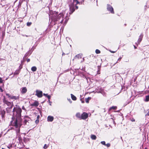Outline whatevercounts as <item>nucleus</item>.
<instances>
[{
    "label": "nucleus",
    "mask_w": 149,
    "mask_h": 149,
    "mask_svg": "<svg viewBox=\"0 0 149 149\" xmlns=\"http://www.w3.org/2000/svg\"><path fill=\"white\" fill-rule=\"evenodd\" d=\"M48 102H49V103H51V102L49 100H48Z\"/></svg>",
    "instance_id": "c03bdc74"
},
{
    "label": "nucleus",
    "mask_w": 149,
    "mask_h": 149,
    "mask_svg": "<svg viewBox=\"0 0 149 149\" xmlns=\"http://www.w3.org/2000/svg\"><path fill=\"white\" fill-rule=\"evenodd\" d=\"M91 97H88V98H86L85 99L86 102L87 103H88L89 102V100L91 99Z\"/></svg>",
    "instance_id": "6ab92c4d"
},
{
    "label": "nucleus",
    "mask_w": 149,
    "mask_h": 149,
    "mask_svg": "<svg viewBox=\"0 0 149 149\" xmlns=\"http://www.w3.org/2000/svg\"><path fill=\"white\" fill-rule=\"evenodd\" d=\"M95 52L97 54H99L100 53V50L97 49L95 50Z\"/></svg>",
    "instance_id": "412c9836"
},
{
    "label": "nucleus",
    "mask_w": 149,
    "mask_h": 149,
    "mask_svg": "<svg viewBox=\"0 0 149 149\" xmlns=\"http://www.w3.org/2000/svg\"><path fill=\"white\" fill-rule=\"evenodd\" d=\"M27 90V89L26 87H23L22 88L21 93H24L26 92Z\"/></svg>",
    "instance_id": "9b49d317"
},
{
    "label": "nucleus",
    "mask_w": 149,
    "mask_h": 149,
    "mask_svg": "<svg viewBox=\"0 0 149 149\" xmlns=\"http://www.w3.org/2000/svg\"><path fill=\"white\" fill-rule=\"evenodd\" d=\"M43 95L44 96H45L46 97L48 95L47 94H45V93H43Z\"/></svg>",
    "instance_id": "f704fd0d"
},
{
    "label": "nucleus",
    "mask_w": 149,
    "mask_h": 149,
    "mask_svg": "<svg viewBox=\"0 0 149 149\" xmlns=\"http://www.w3.org/2000/svg\"><path fill=\"white\" fill-rule=\"evenodd\" d=\"M83 60H84V58H83Z\"/></svg>",
    "instance_id": "603ef678"
},
{
    "label": "nucleus",
    "mask_w": 149,
    "mask_h": 149,
    "mask_svg": "<svg viewBox=\"0 0 149 149\" xmlns=\"http://www.w3.org/2000/svg\"><path fill=\"white\" fill-rule=\"evenodd\" d=\"M37 68L35 66H33L31 68V70L33 72H35L36 71Z\"/></svg>",
    "instance_id": "f3484780"
},
{
    "label": "nucleus",
    "mask_w": 149,
    "mask_h": 149,
    "mask_svg": "<svg viewBox=\"0 0 149 149\" xmlns=\"http://www.w3.org/2000/svg\"><path fill=\"white\" fill-rule=\"evenodd\" d=\"M5 113V111L4 110H2L1 111V114L2 117H3L4 116Z\"/></svg>",
    "instance_id": "2eb2a0df"
},
{
    "label": "nucleus",
    "mask_w": 149,
    "mask_h": 149,
    "mask_svg": "<svg viewBox=\"0 0 149 149\" xmlns=\"http://www.w3.org/2000/svg\"><path fill=\"white\" fill-rule=\"evenodd\" d=\"M39 103L37 101H35L33 103L31 104L30 106H31L37 107L39 105Z\"/></svg>",
    "instance_id": "6e6552de"
},
{
    "label": "nucleus",
    "mask_w": 149,
    "mask_h": 149,
    "mask_svg": "<svg viewBox=\"0 0 149 149\" xmlns=\"http://www.w3.org/2000/svg\"><path fill=\"white\" fill-rule=\"evenodd\" d=\"M27 61L28 62H29L30 61V59H29V58L27 59Z\"/></svg>",
    "instance_id": "4c0bfd02"
},
{
    "label": "nucleus",
    "mask_w": 149,
    "mask_h": 149,
    "mask_svg": "<svg viewBox=\"0 0 149 149\" xmlns=\"http://www.w3.org/2000/svg\"><path fill=\"white\" fill-rule=\"evenodd\" d=\"M144 149H148L146 148H145Z\"/></svg>",
    "instance_id": "09e8293b"
},
{
    "label": "nucleus",
    "mask_w": 149,
    "mask_h": 149,
    "mask_svg": "<svg viewBox=\"0 0 149 149\" xmlns=\"http://www.w3.org/2000/svg\"><path fill=\"white\" fill-rule=\"evenodd\" d=\"M148 112L147 113L146 115H147L148 116H149V109L148 110Z\"/></svg>",
    "instance_id": "e433bc0d"
},
{
    "label": "nucleus",
    "mask_w": 149,
    "mask_h": 149,
    "mask_svg": "<svg viewBox=\"0 0 149 149\" xmlns=\"http://www.w3.org/2000/svg\"><path fill=\"white\" fill-rule=\"evenodd\" d=\"M71 97L72 99L73 100H77L76 97L74 96L73 94H71Z\"/></svg>",
    "instance_id": "4468645a"
},
{
    "label": "nucleus",
    "mask_w": 149,
    "mask_h": 149,
    "mask_svg": "<svg viewBox=\"0 0 149 149\" xmlns=\"http://www.w3.org/2000/svg\"><path fill=\"white\" fill-rule=\"evenodd\" d=\"M143 35L142 34L141 35L139 36V38L138 40V42L139 44L141 42L143 38Z\"/></svg>",
    "instance_id": "ddd939ff"
},
{
    "label": "nucleus",
    "mask_w": 149,
    "mask_h": 149,
    "mask_svg": "<svg viewBox=\"0 0 149 149\" xmlns=\"http://www.w3.org/2000/svg\"><path fill=\"white\" fill-rule=\"evenodd\" d=\"M63 15L62 13H60L58 15V13L56 11L50 12V14L49 15V19L51 20V23L52 25H54L56 24V21L63 18ZM63 19H62L61 23H63Z\"/></svg>",
    "instance_id": "f03ea898"
},
{
    "label": "nucleus",
    "mask_w": 149,
    "mask_h": 149,
    "mask_svg": "<svg viewBox=\"0 0 149 149\" xmlns=\"http://www.w3.org/2000/svg\"><path fill=\"white\" fill-rule=\"evenodd\" d=\"M107 10L112 13H114V11L113 7L111 6L109 4H107Z\"/></svg>",
    "instance_id": "39448f33"
},
{
    "label": "nucleus",
    "mask_w": 149,
    "mask_h": 149,
    "mask_svg": "<svg viewBox=\"0 0 149 149\" xmlns=\"http://www.w3.org/2000/svg\"><path fill=\"white\" fill-rule=\"evenodd\" d=\"M35 122H36V123H38V122H39V120H36V121H35Z\"/></svg>",
    "instance_id": "58836bf2"
},
{
    "label": "nucleus",
    "mask_w": 149,
    "mask_h": 149,
    "mask_svg": "<svg viewBox=\"0 0 149 149\" xmlns=\"http://www.w3.org/2000/svg\"><path fill=\"white\" fill-rule=\"evenodd\" d=\"M70 12V14H71L75 10V9H77L78 6H75L73 3H72L70 4L69 5Z\"/></svg>",
    "instance_id": "7ed1b4c3"
},
{
    "label": "nucleus",
    "mask_w": 149,
    "mask_h": 149,
    "mask_svg": "<svg viewBox=\"0 0 149 149\" xmlns=\"http://www.w3.org/2000/svg\"><path fill=\"white\" fill-rule=\"evenodd\" d=\"M0 90L1 92H3V90L1 86H0Z\"/></svg>",
    "instance_id": "473e14b6"
},
{
    "label": "nucleus",
    "mask_w": 149,
    "mask_h": 149,
    "mask_svg": "<svg viewBox=\"0 0 149 149\" xmlns=\"http://www.w3.org/2000/svg\"><path fill=\"white\" fill-rule=\"evenodd\" d=\"M47 97L48 98V99L49 100V99H50V98H51V96L49 95H48L47 96Z\"/></svg>",
    "instance_id": "7c9ffc66"
},
{
    "label": "nucleus",
    "mask_w": 149,
    "mask_h": 149,
    "mask_svg": "<svg viewBox=\"0 0 149 149\" xmlns=\"http://www.w3.org/2000/svg\"><path fill=\"white\" fill-rule=\"evenodd\" d=\"M75 57L77 58H81V56L79 54L76 55Z\"/></svg>",
    "instance_id": "4be33fe9"
},
{
    "label": "nucleus",
    "mask_w": 149,
    "mask_h": 149,
    "mask_svg": "<svg viewBox=\"0 0 149 149\" xmlns=\"http://www.w3.org/2000/svg\"><path fill=\"white\" fill-rule=\"evenodd\" d=\"M121 58H122L121 57H120V58H119L118 59V61L116 62V63L114 64H115L116 63H118V61H120L121 60Z\"/></svg>",
    "instance_id": "cd10ccee"
},
{
    "label": "nucleus",
    "mask_w": 149,
    "mask_h": 149,
    "mask_svg": "<svg viewBox=\"0 0 149 149\" xmlns=\"http://www.w3.org/2000/svg\"><path fill=\"white\" fill-rule=\"evenodd\" d=\"M111 52L112 53H114L115 52V51H111Z\"/></svg>",
    "instance_id": "79ce46f5"
},
{
    "label": "nucleus",
    "mask_w": 149,
    "mask_h": 149,
    "mask_svg": "<svg viewBox=\"0 0 149 149\" xmlns=\"http://www.w3.org/2000/svg\"><path fill=\"white\" fill-rule=\"evenodd\" d=\"M91 138L93 140H95L96 139V136L94 135H92L91 136Z\"/></svg>",
    "instance_id": "a211bd4d"
},
{
    "label": "nucleus",
    "mask_w": 149,
    "mask_h": 149,
    "mask_svg": "<svg viewBox=\"0 0 149 149\" xmlns=\"http://www.w3.org/2000/svg\"><path fill=\"white\" fill-rule=\"evenodd\" d=\"M19 98V96H12L11 97V98L10 99H11L12 100H18Z\"/></svg>",
    "instance_id": "9d476101"
},
{
    "label": "nucleus",
    "mask_w": 149,
    "mask_h": 149,
    "mask_svg": "<svg viewBox=\"0 0 149 149\" xmlns=\"http://www.w3.org/2000/svg\"><path fill=\"white\" fill-rule=\"evenodd\" d=\"M88 117V113L85 112H84L81 115V119L85 120Z\"/></svg>",
    "instance_id": "0eeeda50"
},
{
    "label": "nucleus",
    "mask_w": 149,
    "mask_h": 149,
    "mask_svg": "<svg viewBox=\"0 0 149 149\" xmlns=\"http://www.w3.org/2000/svg\"><path fill=\"white\" fill-rule=\"evenodd\" d=\"M117 108L116 107V106H112L111 107H110L109 109V110H111L112 109H116Z\"/></svg>",
    "instance_id": "aec40b11"
},
{
    "label": "nucleus",
    "mask_w": 149,
    "mask_h": 149,
    "mask_svg": "<svg viewBox=\"0 0 149 149\" xmlns=\"http://www.w3.org/2000/svg\"><path fill=\"white\" fill-rule=\"evenodd\" d=\"M105 146H106L107 147H109L110 146V144L109 143H108L107 144H106Z\"/></svg>",
    "instance_id": "c85d7f7f"
},
{
    "label": "nucleus",
    "mask_w": 149,
    "mask_h": 149,
    "mask_svg": "<svg viewBox=\"0 0 149 149\" xmlns=\"http://www.w3.org/2000/svg\"><path fill=\"white\" fill-rule=\"evenodd\" d=\"M134 47L135 48H136V47L135 46H134Z\"/></svg>",
    "instance_id": "3c124183"
},
{
    "label": "nucleus",
    "mask_w": 149,
    "mask_h": 149,
    "mask_svg": "<svg viewBox=\"0 0 149 149\" xmlns=\"http://www.w3.org/2000/svg\"><path fill=\"white\" fill-rule=\"evenodd\" d=\"M3 102L5 104H7L8 106L10 108H12L13 105V103L8 101L5 97L3 100Z\"/></svg>",
    "instance_id": "20e7f679"
},
{
    "label": "nucleus",
    "mask_w": 149,
    "mask_h": 149,
    "mask_svg": "<svg viewBox=\"0 0 149 149\" xmlns=\"http://www.w3.org/2000/svg\"><path fill=\"white\" fill-rule=\"evenodd\" d=\"M101 143L103 145H104L105 146L106 145V144H105V141H101Z\"/></svg>",
    "instance_id": "393cba45"
},
{
    "label": "nucleus",
    "mask_w": 149,
    "mask_h": 149,
    "mask_svg": "<svg viewBox=\"0 0 149 149\" xmlns=\"http://www.w3.org/2000/svg\"><path fill=\"white\" fill-rule=\"evenodd\" d=\"M2 149H5L4 148H2Z\"/></svg>",
    "instance_id": "8fccbe9b"
},
{
    "label": "nucleus",
    "mask_w": 149,
    "mask_h": 149,
    "mask_svg": "<svg viewBox=\"0 0 149 149\" xmlns=\"http://www.w3.org/2000/svg\"><path fill=\"white\" fill-rule=\"evenodd\" d=\"M31 24L32 23L31 22H28L27 23L26 25L27 26H29L31 25Z\"/></svg>",
    "instance_id": "5701e85b"
},
{
    "label": "nucleus",
    "mask_w": 149,
    "mask_h": 149,
    "mask_svg": "<svg viewBox=\"0 0 149 149\" xmlns=\"http://www.w3.org/2000/svg\"><path fill=\"white\" fill-rule=\"evenodd\" d=\"M22 109H23V110H25V108H24V106H23V107H22Z\"/></svg>",
    "instance_id": "ea45409f"
},
{
    "label": "nucleus",
    "mask_w": 149,
    "mask_h": 149,
    "mask_svg": "<svg viewBox=\"0 0 149 149\" xmlns=\"http://www.w3.org/2000/svg\"><path fill=\"white\" fill-rule=\"evenodd\" d=\"M22 36H26V37H28V36H27V35H22Z\"/></svg>",
    "instance_id": "a19ab883"
},
{
    "label": "nucleus",
    "mask_w": 149,
    "mask_h": 149,
    "mask_svg": "<svg viewBox=\"0 0 149 149\" xmlns=\"http://www.w3.org/2000/svg\"><path fill=\"white\" fill-rule=\"evenodd\" d=\"M48 147V146H47V144H45L44 146V147H43V148L45 149H46V148H47Z\"/></svg>",
    "instance_id": "bb28decb"
},
{
    "label": "nucleus",
    "mask_w": 149,
    "mask_h": 149,
    "mask_svg": "<svg viewBox=\"0 0 149 149\" xmlns=\"http://www.w3.org/2000/svg\"><path fill=\"white\" fill-rule=\"evenodd\" d=\"M39 117V116H37V118H38Z\"/></svg>",
    "instance_id": "de8ad7c7"
},
{
    "label": "nucleus",
    "mask_w": 149,
    "mask_h": 149,
    "mask_svg": "<svg viewBox=\"0 0 149 149\" xmlns=\"http://www.w3.org/2000/svg\"><path fill=\"white\" fill-rule=\"evenodd\" d=\"M76 117L79 118L80 119H81V115L80 113H77L76 114Z\"/></svg>",
    "instance_id": "f8f14e48"
},
{
    "label": "nucleus",
    "mask_w": 149,
    "mask_h": 149,
    "mask_svg": "<svg viewBox=\"0 0 149 149\" xmlns=\"http://www.w3.org/2000/svg\"><path fill=\"white\" fill-rule=\"evenodd\" d=\"M27 53H26V54H25V55L26 56H27Z\"/></svg>",
    "instance_id": "a18cd8bd"
},
{
    "label": "nucleus",
    "mask_w": 149,
    "mask_h": 149,
    "mask_svg": "<svg viewBox=\"0 0 149 149\" xmlns=\"http://www.w3.org/2000/svg\"><path fill=\"white\" fill-rule=\"evenodd\" d=\"M13 112L14 115H15L16 117V120L14 123L12 122V123L13 126H15L16 128H17L16 130L17 134L19 133L20 132L19 127L21 126L22 119L21 118V113L22 109L21 108L18 107L14 108L13 109Z\"/></svg>",
    "instance_id": "f257e3e1"
},
{
    "label": "nucleus",
    "mask_w": 149,
    "mask_h": 149,
    "mask_svg": "<svg viewBox=\"0 0 149 149\" xmlns=\"http://www.w3.org/2000/svg\"><path fill=\"white\" fill-rule=\"evenodd\" d=\"M2 58H0V61L2 60Z\"/></svg>",
    "instance_id": "49530a36"
},
{
    "label": "nucleus",
    "mask_w": 149,
    "mask_h": 149,
    "mask_svg": "<svg viewBox=\"0 0 149 149\" xmlns=\"http://www.w3.org/2000/svg\"><path fill=\"white\" fill-rule=\"evenodd\" d=\"M28 120L27 119H25L24 120V123L25 124H26V123Z\"/></svg>",
    "instance_id": "2f4dec72"
},
{
    "label": "nucleus",
    "mask_w": 149,
    "mask_h": 149,
    "mask_svg": "<svg viewBox=\"0 0 149 149\" xmlns=\"http://www.w3.org/2000/svg\"><path fill=\"white\" fill-rule=\"evenodd\" d=\"M18 72H17V71H15L14 73V74H18Z\"/></svg>",
    "instance_id": "72a5a7b5"
},
{
    "label": "nucleus",
    "mask_w": 149,
    "mask_h": 149,
    "mask_svg": "<svg viewBox=\"0 0 149 149\" xmlns=\"http://www.w3.org/2000/svg\"><path fill=\"white\" fill-rule=\"evenodd\" d=\"M81 100V102H82V103H84V101H82V100Z\"/></svg>",
    "instance_id": "37998d69"
},
{
    "label": "nucleus",
    "mask_w": 149,
    "mask_h": 149,
    "mask_svg": "<svg viewBox=\"0 0 149 149\" xmlns=\"http://www.w3.org/2000/svg\"><path fill=\"white\" fill-rule=\"evenodd\" d=\"M54 118L53 116H49L47 117V121L48 122H52L53 121Z\"/></svg>",
    "instance_id": "1a4fd4ad"
},
{
    "label": "nucleus",
    "mask_w": 149,
    "mask_h": 149,
    "mask_svg": "<svg viewBox=\"0 0 149 149\" xmlns=\"http://www.w3.org/2000/svg\"><path fill=\"white\" fill-rule=\"evenodd\" d=\"M3 81L4 80L2 79L0 77V83H2Z\"/></svg>",
    "instance_id": "a878e982"
},
{
    "label": "nucleus",
    "mask_w": 149,
    "mask_h": 149,
    "mask_svg": "<svg viewBox=\"0 0 149 149\" xmlns=\"http://www.w3.org/2000/svg\"><path fill=\"white\" fill-rule=\"evenodd\" d=\"M144 101L145 102H148L149 101V95H148L146 96Z\"/></svg>",
    "instance_id": "dca6fc26"
},
{
    "label": "nucleus",
    "mask_w": 149,
    "mask_h": 149,
    "mask_svg": "<svg viewBox=\"0 0 149 149\" xmlns=\"http://www.w3.org/2000/svg\"><path fill=\"white\" fill-rule=\"evenodd\" d=\"M73 1L74 2H76V4H78L79 3L77 0H74Z\"/></svg>",
    "instance_id": "c756f323"
},
{
    "label": "nucleus",
    "mask_w": 149,
    "mask_h": 149,
    "mask_svg": "<svg viewBox=\"0 0 149 149\" xmlns=\"http://www.w3.org/2000/svg\"><path fill=\"white\" fill-rule=\"evenodd\" d=\"M68 100H69V102L70 103H72V102L70 99H68Z\"/></svg>",
    "instance_id": "c9c22d12"
},
{
    "label": "nucleus",
    "mask_w": 149,
    "mask_h": 149,
    "mask_svg": "<svg viewBox=\"0 0 149 149\" xmlns=\"http://www.w3.org/2000/svg\"><path fill=\"white\" fill-rule=\"evenodd\" d=\"M6 95L8 96V97L10 98V99L11 98V95H10L8 93H6Z\"/></svg>",
    "instance_id": "b1692460"
},
{
    "label": "nucleus",
    "mask_w": 149,
    "mask_h": 149,
    "mask_svg": "<svg viewBox=\"0 0 149 149\" xmlns=\"http://www.w3.org/2000/svg\"><path fill=\"white\" fill-rule=\"evenodd\" d=\"M36 95L38 97H41L42 96V91L38 90H36Z\"/></svg>",
    "instance_id": "423d86ee"
}]
</instances>
